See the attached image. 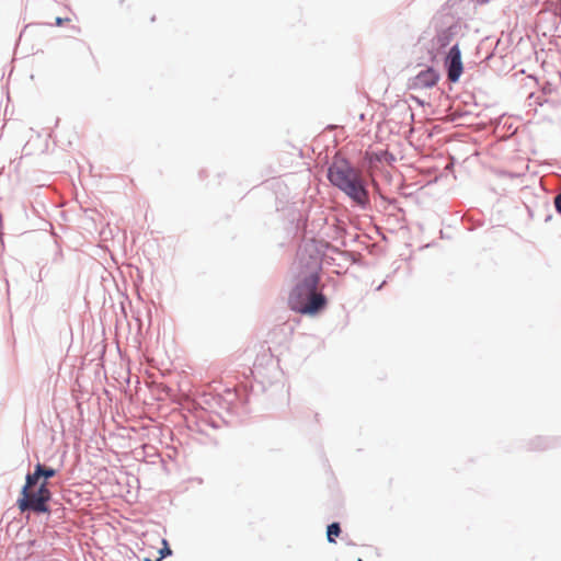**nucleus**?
<instances>
[{
	"label": "nucleus",
	"mask_w": 561,
	"mask_h": 561,
	"mask_svg": "<svg viewBox=\"0 0 561 561\" xmlns=\"http://www.w3.org/2000/svg\"><path fill=\"white\" fill-rule=\"evenodd\" d=\"M328 179L358 206L368 205L369 195L362 172L347 160L336 157L328 170Z\"/></svg>",
	"instance_id": "obj_1"
},
{
	"label": "nucleus",
	"mask_w": 561,
	"mask_h": 561,
	"mask_svg": "<svg viewBox=\"0 0 561 561\" xmlns=\"http://www.w3.org/2000/svg\"><path fill=\"white\" fill-rule=\"evenodd\" d=\"M320 276L312 272L305 276L293 288L288 297L291 310L301 314H316L327 306V298L318 293Z\"/></svg>",
	"instance_id": "obj_2"
},
{
	"label": "nucleus",
	"mask_w": 561,
	"mask_h": 561,
	"mask_svg": "<svg viewBox=\"0 0 561 561\" xmlns=\"http://www.w3.org/2000/svg\"><path fill=\"white\" fill-rule=\"evenodd\" d=\"M50 499L51 492L48 489V482L42 481L36 485H28V478L26 477L16 504L21 512L49 513L48 502Z\"/></svg>",
	"instance_id": "obj_3"
},
{
	"label": "nucleus",
	"mask_w": 561,
	"mask_h": 561,
	"mask_svg": "<svg viewBox=\"0 0 561 561\" xmlns=\"http://www.w3.org/2000/svg\"><path fill=\"white\" fill-rule=\"evenodd\" d=\"M447 77L451 82H457L462 73L463 67L461 53L458 45H454L446 57Z\"/></svg>",
	"instance_id": "obj_4"
},
{
	"label": "nucleus",
	"mask_w": 561,
	"mask_h": 561,
	"mask_svg": "<svg viewBox=\"0 0 561 561\" xmlns=\"http://www.w3.org/2000/svg\"><path fill=\"white\" fill-rule=\"evenodd\" d=\"M57 471L50 467H46L42 463H37L35 466V470L33 473H28L26 477L28 478V485H36L42 481H46L53 477H55Z\"/></svg>",
	"instance_id": "obj_5"
},
{
	"label": "nucleus",
	"mask_w": 561,
	"mask_h": 561,
	"mask_svg": "<svg viewBox=\"0 0 561 561\" xmlns=\"http://www.w3.org/2000/svg\"><path fill=\"white\" fill-rule=\"evenodd\" d=\"M341 534V528L337 523H333L328 526L327 538L329 542H335V537Z\"/></svg>",
	"instance_id": "obj_6"
},
{
	"label": "nucleus",
	"mask_w": 561,
	"mask_h": 561,
	"mask_svg": "<svg viewBox=\"0 0 561 561\" xmlns=\"http://www.w3.org/2000/svg\"><path fill=\"white\" fill-rule=\"evenodd\" d=\"M426 77H431V78H432V80H431L430 82H427V81H426V83H427L428 85H432V84H434V83H435L434 73H433L432 71H427V72H425V73H421V75L419 76V79H420V80H423V79H424V78H426Z\"/></svg>",
	"instance_id": "obj_7"
},
{
	"label": "nucleus",
	"mask_w": 561,
	"mask_h": 561,
	"mask_svg": "<svg viewBox=\"0 0 561 561\" xmlns=\"http://www.w3.org/2000/svg\"><path fill=\"white\" fill-rule=\"evenodd\" d=\"M163 543H164V548L160 550L161 558H164L165 556L171 554V550H170V548L168 547V545H167V541H165V540H163Z\"/></svg>",
	"instance_id": "obj_8"
},
{
	"label": "nucleus",
	"mask_w": 561,
	"mask_h": 561,
	"mask_svg": "<svg viewBox=\"0 0 561 561\" xmlns=\"http://www.w3.org/2000/svg\"><path fill=\"white\" fill-rule=\"evenodd\" d=\"M554 205L557 210L561 214V193L554 198Z\"/></svg>",
	"instance_id": "obj_9"
},
{
	"label": "nucleus",
	"mask_w": 561,
	"mask_h": 561,
	"mask_svg": "<svg viewBox=\"0 0 561 561\" xmlns=\"http://www.w3.org/2000/svg\"><path fill=\"white\" fill-rule=\"evenodd\" d=\"M70 19L66 18V19H62V18H56V25L57 26H61L64 25L66 22H69Z\"/></svg>",
	"instance_id": "obj_10"
},
{
	"label": "nucleus",
	"mask_w": 561,
	"mask_h": 561,
	"mask_svg": "<svg viewBox=\"0 0 561 561\" xmlns=\"http://www.w3.org/2000/svg\"><path fill=\"white\" fill-rule=\"evenodd\" d=\"M357 561H363L362 559H358Z\"/></svg>",
	"instance_id": "obj_11"
}]
</instances>
